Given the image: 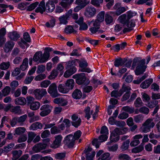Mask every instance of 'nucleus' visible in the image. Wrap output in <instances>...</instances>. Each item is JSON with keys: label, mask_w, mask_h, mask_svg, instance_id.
Returning a JSON list of instances; mask_svg holds the SVG:
<instances>
[{"label": "nucleus", "mask_w": 160, "mask_h": 160, "mask_svg": "<svg viewBox=\"0 0 160 160\" xmlns=\"http://www.w3.org/2000/svg\"><path fill=\"white\" fill-rule=\"evenodd\" d=\"M145 60H139L138 59H134L133 61L131 69H134L136 67L135 72L136 75L142 74L145 71L147 66L145 65Z\"/></svg>", "instance_id": "obj_1"}, {"label": "nucleus", "mask_w": 160, "mask_h": 160, "mask_svg": "<svg viewBox=\"0 0 160 160\" xmlns=\"http://www.w3.org/2000/svg\"><path fill=\"white\" fill-rule=\"evenodd\" d=\"M52 48H46L43 54L41 51L37 52L34 54L33 60L35 62L39 61L40 63L46 62L50 57L49 52L52 51Z\"/></svg>", "instance_id": "obj_2"}, {"label": "nucleus", "mask_w": 160, "mask_h": 160, "mask_svg": "<svg viewBox=\"0 0 160 160\" xmlns=\"http://www.w3.org/2000/svg\"><path fill=\"white\" fill-rule=\"evenodd\" d=\"M155 125L152 119L148 118L142 125L141 127L142 131L145 133L149 132L151 128H153Z\"/></svg>", "instance_id": "obj_3"}, {"label": "nucleus", "mask_w": 160, "mask_h": 160, "mask_svg": "<svg viewBox=\"0 0 160 160\" xmlns=\"http://www.w3.org/2000/svg\"><path fill=\"white\" fill-rule=\"evenodd\" d=\"M48 93L53 98H56L60 95L58 93L56 84L55 83H52L49 86L48 89Z\"/></svg>", "instance_id": "obj_4"}, {"label": "nucleus", "mask_w": 160, "mask_h": 160, "mask_svg": "<svg viewBox=\"0 0 160 160\" xmlns=\"http://www.w3.org/2000/svg\"><path fill=\"white\" fill-rule=\"evenodd\" d=\"M52 109V107L48 104L43 105L40 109L42 111L40 113V115L42 117L47 116L51 112Z\"/></svg>", "instance_id": "obj_5"}, {"label": "nucleus", "mask_w": 160, "mask_h": 160, "mask_svg": "<svg viewBox=\"0 0 160 160\" xmlns=\"http://www.w3.org/2000/svg\"><path fill=\"white\" fill-rule=\"evenodd\" d=\"M34 93L37 99H40L44 95H46L47 92L46 89L43 88L41 89H37L34 91Z\"/></svg>", "instance_id": "obj_6"}, {"label": "nucleus", "mask_w": 160, "mask_h": 160, "mask_svg": "<svg viewBox=\"0 0 160 160\" xmlns=\"http://www.w3.org/2000/svg\"><path fill=\"white\" fill-rule=\"evenodd\" d=\"M123 87L125 88L124 90L125 91L124 92V93L125 92V93L123 95L121 99V101L122 102L126 101L129 99L130 96V91L131 90L129 86L126 85L125 84H123Z\"/></svg>", "instance_id": "obj_7"}, {"label": "nucleus", "mask_w": 160, "mask_h": 160, "mask_svg": "<svg viewBox=\"0 0 160 160\" xmlns=\"http://www.w3.org/2000/svg\"><path fill=\"white\" fill-rule=\"evenodd\" d=\"M75 140V139L73 135L70 134L67 136L65 138L64 142L68 147L71 148L73 146L74 144Z\"/></svg>", "instance_id": "obj_8"}, {"label": "nucleus", "mask_w": 160, "mask_h": 160, "mask_svg": "<svg viewBox=\"0 0 160 160\" xmlns=\"http://www.w3.org/2000/svg\"><path fill=\"white\" fill-rule=\"evenodd\" d=\"M96 10L94 7L88 6L86 8L85 15L88 17L93 16L96 14Z\"/></svg>", "instance_id": "obj_9"}, {"label": "nucleus", "mask_w": 160, "mask_h": 160, "mask_svg": "<svg viewBox=\"0 0 160 160\" xmlns=\"http://www.w3.org/2000/svg\"><path fill=\"white\" fill-rule=\"evenodd\" d=\"M14 45V43L11 41H8L4 44L3 49L4 52L8 53L11 52Z\"/></svg>", "instance_id": "obj_10"}, {"label": "nucleus", "mask_w": 160, "mask_h": 160, "mask_svg": "<svg viewBox=\"0 0 160 160\" xmlns=\"http://www.w3.org/2000/svg\"><path fill=\"white\" fill-rule=\"evenodd\" d=\"M55 139L51 145V147L53 148H58L60 146L62 138L61 135H59L55 137Z\"/></svg>", "instance_id": "obj_11"}, {"label": "nucleus", "mask_w": 160, "mask_h": 160, "mask_svg": "<svg viewBox=\"0 0 160 160\" xmlns=\"http://www.w3.org/2000/svg\"><path fill=\"white\" fill-rule=\"evenodd\" d=\"M72 124L73 126L76 128H77L81 123V120L80 118H79L78 115L76 114H73L72 116Z\"/></svg>", "instance_id": "obj_12"}, {"label": "nucleus", "mask_w": 160, "mask_h": 160, "mask_svg": "<svg viewBox=\"0 0 160 160\" xmlns=\"http://www.w3.org/2000/svg\"><path fill=\"white\" fill-rule=\"evenodd\" d=\"M47 146L46 144L39 143L35 144L32 147V150L35 152H38L42 150L45 149Z\"/></svg>", "instance_id": "obj_13"}, {"label": "nucleus", "mask_w": 160, "mask_h": 160, "mask_svg": "<svg viewBox=\"0 0 160 160\" xmlns=\"http://www.w3.org/2000/svg\"><path fill=\"white\" fill-rule=\"evenodd\" d=\"M75 22L80 25L79 30H86L88 28L87 24L83 22V18L82 17L79 18L78 20H75Z\"/></svg>", "instance_id": "obj_14"}, {"label": "nucleus", "mask_w": 160, "mask_h": 160, "mask_svg": "<svg viewBox=\"0 0 160 160\" xmlns=\"http://www.w3.org/2000/svg\"><path fill=\"white\" fill-rule=\"evenodd\" d=\"M125 88L123 87V85H122L121 88L119 91L117 90H113L111 93V96L112 97H114L116 98H118L121 97L124 93V90Z\"/></svg>", "instance_id": "obj_15"}, {"label": "nucleus", "mask_w": 160, "mask_h": 160, "mask_svg": "<svg viewBox=\"0 0 160 160\" xmlns=\"http://www.w3.org/2000/svg\"><path fill=\"white\" fill-rule=\"evenodd\" d=\"M142 136L141 134H138L134 136L133 138L134 140L132 141L130 143L131 146L134 147L138 145L140 143L139 139L142 138Z\"/></svg>", "instance_id": "obj_16"}, {"label": "nucleus", "mask_w": 160, "mask_h": 160, "mask_svg": "<svg viewBox=\"0 0 160 160\" xmlns=\"http://www.w3.org/2000/svg\"><path fill=\"white\" fill-rule=\"evenodd\" d=\"M113 8L116 10L117 16L119 15L126 11L125 8L120 6L119 4H116Z\"/></svg>", "instance_id": "obj_17"}, {"label": "nucleus", "mask_w": 160, "mask_h": 160, "mask_svg": "<svg viewBox=\"0 0 160 160\" xmlns=\"http://www.w3.org/2000/svg\"><path fill=\"white\" fill-rule=\"evenodd\" d=\"M45 3L44 0L42 1L40 3L38 6L35 10L36 12H40L41 14H43L45 11Z\"/></svg>", "instance_id": "obj_18"}, {"label": "nucleus", "mask_w": 160, "mask_h": 160, "mask_svg": "<svg viewBox=\"0 0 160 160\" xmlns=\"http://www.w3.org/2000/svg\"><path fill=\"white\" fill-rule=\"evenodd\" d=\"M53 102L62 106H66L67 105V102L66 100L63 98H57L54 99Z\"/></svg>", "instance_id": "obj_19"}, {"label": "nucleus", "mask_w": 160, "mask_h": 160, "mask_svg": "<svg viewBox=\"0 0 160 160\" xmlns=\"http://www.w3.org/2000/svg\"><path fill=\"white\" fill-rule=\"evenodd\" d=\"M67 70L65 71L64 76L66 78H68L74 73L76 71L75 67H72V68H67Z\"/></svg>", "instance_id": "obj_20"}, {"label": "nucleus", "mask_w": 160, "mask_h": 160, "mask_svg": "<svg viewBox=\"0 0 160 160\" xmlns=\"http://www.w3.org/2000/svg\"><path fill=\"white\" fill-rule=\"evenodd\" d=\"M22 152L21 150H15L12 152V160H16L18 158L22 155Z\"/></svg>", "instance_id": "obj_21"}, {"label": "nucleus", "mask_w": 160, "mask_h": 160, "mask_svg": "<svg viewBox=\"0 0 160 160\" xmlns=\"http://www.w3.org/2000/svg\"><path fill=\"white\" fill-rule=\"evenodd\" d=\"M42 125L39 122H36L32 123L29 127V129L32 130H36L38 129L42 128Z\"/></svg>", "instance_id": "obj_22"}, {"label": "nucleus", "mask_w": 160, "mask_h": 160, "mask_svg": "<svg viewBox=\"0 0 160 160\" xmlns=\"http://www.w3.org/2000/svg\"><path fill=\"white\" fill-rule=\"evenodd\" d=\"M153 82L152 79H147L142 82L140 85V87L143 89L148 88Z\"/></svg>", "instance_id": "obj_23"}, {"label": "nucleus", "mask_w": 160, "mask_h": 160, "mask_svg": "<svg viewBox=\"0 0 160 160\" xmlns=\"http://www.w3.org/2000/svg\"><path fill=\"white\" fill-rule=\"evenodd\" d=\"M8 36L12 40L16 41L20 38V35L16 32L13 31L8 33Z\"/></svg>", "instance_id": "obj_24"}, {"label": "nucleus", "mask_w": 160, "mask_h": 160, "mask_svg": "<svg viewBox=\"0 0 160 160\" xmlns=\"http://www.w3.org/2000/svg\"><path fill=\"white\" fill-rule=\"evenodd\" d=\"M72 96L74 99H79L82 97V93L80 90L76 89L72 92Z\"/></svg>", "instance_id": "obj_25"}, {"label": "nucleus", "mask_w": 160, "mask_h": 160, "mask_svg": "<svg viewBox=\"0 0 160 160\" xmlns=\"http://www.w3.org/2000/svg\"><path fill=\"white\" fill-rule=\"evenodd\" d=\"M89 3V2L87 0H76L75 2V4L79 5L83 8H85Z\"/></svg>", "instance_id": "obj_26"}, {"label": "nucleus", "mask_w": 160, "mask_h": 160, "mask_svg": "<svg viewBox=\"0 0 160 160\" xmlns=\"http://www.w3.org/2000/svg\"><path fill=\"white\" fill-rule=\"evenodd\" d=\"M86 79V77L84 73L79 74V76L77 79L76 80V82L78 84H82L85 81Z\"/></svg>", "instance_id": "obj_27"}, {"label": "nucleus", "mask_w": 160, "mask_h": 160, "mask_svg": "<svg viewBox=\"0 0 160 160\" xmlns=\"http://www.w3.org/2000/svg\"><path fill=\"white\" fill-rule=\"evenodd\" d=\"M55 8L54 4H52L51 2H47L46 4L45 9L48 10V12H52Z\"/></svg>", "instance_id": "obj_28"}, {"label": "nucleus", "mask_w": 160, "mask_h": 160, "mask_svg": "<svg viewBox=\"0 0 160 160\" xmlns=\"http://www.w3.org/2000/svg\"><path fill=\"white\" fill-rule=\"evenodd\" d=\"M15 103L17 105H24L26 103V100L23 97H19L15 99Z\"/></svg>", "instance_id": "obj_29"}, {"label": "nucleus", "mask_w": 160, "mask_h": 160, "mask_svg": "<svg viewBox=\"0 0 160 160\" xmlns=\"http://www.w3.org/2000/svg\"><path fill=\"white\" fill-rule=\"evenodd\" d=\"M158 101L156 100H152L149 101L146 104V106L150 108H152L158 105Z\"/></svg>", "instance_id": "obj_30"}, {"label": "nucleus", "mask_w": 160, "mask_h": 160, "mask_svg": "<svg viewBox=\"0 0 160 160\" xmlns=\"http://www.w3.org/2000/svg\"><path fill=\"white\" fill-rule=\"evenodd\" d=\"M126 61V60L125 59L123 60L121 58H119L115 60L114 65L116 67L122 66L125 63Z\"/></svg>", "instance_id": "obj_31"}, {"label": "nucleus", "mask_w": 160, "mask_h": 160, "mask_svg": "<svg viewBox=\"0 0 160 160\" xmlns=\"http://www.w3.org/2000/svg\"><path fill=\"white\" fill-rule=\"evenodd\" d=\"M28 59L25 58L23 61L22 64L20 66V69L22 71H24L27 68L28 66Z\"/></svg>", "instance_id": "obj_32"}, {"label": "nucleus", "mask_w": 160, "mask_h": 160, "mask_svg": "<svg viewBox=\"0 0 160 160\" xmlns=\"http://www.w3.org/2000/svg\"><path fill=\"white\" fill-rule=\"evenodd\" d=\"M110 155V154L108 152L105 153L98 158V160H110L111 158Z\"/></svg>", "instance_id": "obj_33"}, {"label": "nucleus", "mask_w": 160, "mask_h": 160, "mask_svg": "<svg viewBox=\"0 0 160 160\" xmlns=\"http://www.w3.org/2000/svg\"><path fill=\"white\" fill-rule=\"evenodd\" d=\"M26 130V129L22 127H19L17 128L14 131V134L20 135L23 133Z\"/></svg>", "instance_id": "obj_34"}, {"label": "nucleus", "mask_w": 160, "mask_h": 160, "mask_svg": "<svg viewBox=\"0 0 160 160\" xmlns=\"http://www.w3.org/2000/svg\"><path fill=\"white\" fill-rule=\"evenodd\" d=\"M122 110L128 112L129 113L131 114L134 112V108L132 107H130L129 106H127L123 107L122 108Z\"/></svg>", "instance_id": "obj_35"}, {"label": "nucleus", "mask_w": 160, "mask_h": 160, "mask_svg": "<svg viewBox=\"0 0 160 160\" xmlns=\"http://www.w3.org/2000/svg\"><path fill=\"white\" fill-rule=\"evenodd\" d=\"M143 102L141 98L138 97L136 99L134 102V105L136 108H138L142 106Z\"/></svg>", "instance_id": "obj_36"}, {"label": "nucleus", "mask_w": 160, "mask_h": 160, "mask_svg": "<svg viewBox=\"0 0 160 160\" xmlns=\"http://www.w3.org/2000/svg\"><path fill=\"white\" fill-rule=\"evenodd\" d=\"M66 86L68 88V89H72L74 86V81L72 79L68 80L65 83Z\"/></svg>", "instance_id": "obj_37"}, {"label": "nucleus", "mask_w": 160, "mask_h": 160, "mask_svg": "<svg viewBox=\"0 0 160 160\" xmlns=\"http://www.w3.org/2000/svg\"><path fill=\"white\" fill-rule=\"evenodd\" d=\"M20 108V107L19 106H12L10 109V111L15 114L20 113L21 112Z\"/></svg>", "instance_id": "obj_38"}, {"label": "nucleus", "mask_w": 160, "mask_h": 160, "mask_svg": "<svg viewBox=\"0 0 160 160\" xmlns=\"http://www.w3.org/2000/svg\"><path fill=\"white\" fill-rule=\"evenodd\" d=\"M118 158L120 160H131V158L128 155L122 153L119 154L118 156Z\"/></svg>", "instance_id": "obj_39"}, {"label": "nucleus", "mask_w": 160, "mask_h": 160, "mask_svg": "<svg viewBox=\"0 0 160 160\" xmlns=\"http://www.w3.org/2000/svg\"><path fill=\"white\" fill-rule=\"evenodd\" d=\"M40 106V103L38 102H34L30 106V108L33 110H35L38 109Z\"/></svg>", "instance_id": "obj_40"}, {"label": "nucleus", "mask_w": 160, "mask_h": 160, "mask_svg": "<svg viewBox=\"0 0 160 160\" xmlns=\"http://www.w3.org/2000/svg\"><path fill=\"white\" fill-rule=\"evenodd\" d=\"M68 18L65 15L61 16L59 18V20L60 24H66L68 22L67 20Z\"/></svg>", "instance_id": "obj_41"}, {"label": "nucleus", "mask_w": 160, "mask_h": 160, "mask_svg": "<svg viewBox=\"0 0 160 160\" xmlns=\"http://www.w3.org/2000/svg\"><path fill=\"white\" fill-rule=\"evenodd\" d=\"M85 113V117L87 118V119H89L91 117V115L92 114V110L90 111V108L89 107H88L84 110Z\"/></svg>", "instance_id": "obj_42"}, {"label": "nucleus", "mask_w": 160, "mask_h": 160, "mask_svg": "<svg viewBox=\"0 0 160 160\" xmlns=\"http://www.w3.org/2000/svg\"><path fill=\"white\" fill-rule=\"evenodd\" d=\"M10 66V63L9 62H3L0 64V68L1 70H6L9 68Z\"/></svg>", "instance_id": "obj_43"}, {"label": "nucleus", "mask_w": 160, "mask_h": 160, "mask_svg": "<svg viewBox=\"0 0 160 160\" xmlns=\"http://www.w3.org/2000/svg\"><path fill=\"white\" fill-rule=\"evenodd\" d=\"M28 142L29 143L31 142L34 138L36 136V134L32 132H29L28 133Z\"/></svg>", "instance_id": "obj_44"}, {"label": "nucleus", "mask_w": 160, "mask_h": 160, "mask_svg": "<svg viewBox=\"0 0 160 160\" xmlns=\"http://www.w3.org/2000/svg\"><path fill=\"white\" fill-rule=\"evenodd\" d=\"M113 133H111L110 137V140L109 142H107V145H110L112 143L117 142L119 140V136H117L115 138L113 136Z\"/></svg>", "instance_id": "obj_45"}, {"label": "nucleus", "mask_w": 160, "mask_h": 160, "mask_svg": "<svg viewBox=\"0 0 160 160\" xmlns=\"http://www.w3.org/2000/svg\"><path fill=\"white\" fill-rule=\"evenodd\" d=\"M58 90L60 92L63 93H66L69 91L68 88H65L64 85L62 84H60L58 86Z\"/></svg>", "instance_id": "obj_46"}, {"label": "nucleus", "mask_w": 160, "mask_h": 160, "mask_svg": "<svg viewBox=\"0 0 160 160\" xmlns=\"http://www.w3.org/2000/svg\"><path fill=\"white\" fill-rule=\"evenodd\" d=\"M118 19L120 22L124 24H126L128 21H129L128 18H126V15L125 14H123L119 16Z\"/></svg>", "instance_id": "obj_47"}, {"label": "nucleus", "mask_w": 160, "mask_h": 160, "mask_svg": "<svg viewBox=\"0 0 160 160\" xmlns=\"http://www.w3.org/2000/svg\"><path fill=\"white\" fill-rule=\"evenodd\" d=\"M58 72L56 70H53L51 72L50 74L48 77V79L50 80L55 78L58 76Z\"/></svg>", "instance_id": "obj_48"}, {"label": "nucleus", "mask_w": 160, "mask_h": 160, "mask_svg": "<svg viewBox=\"0 0 160 160\" xmlns=\"http://www.w3.org/2000/svg\"><path fill=\"white\" fill-rule=\"evenodd\" d=\"M149 112L148 107L146 106H142L140 108V112L144 114L147 115Z\"/></svg>", "instance_id": "obj_49"}, {"label": "nucleus", "mask_w": 160, "mask_h": 160, "mask_svg": "<svg viewBox=\"0 0 160 160\" xmlns=\"http://www.w3.org/2000/svg\"><path fill=\"white\" fill-rule=\"evenodd\" d=\"M142 98L143 101L145 102H148L150 100V96L146 93H142Z\"/></svg>", "instance_id": "obj_50"}, {"label": "nucleus", "mask_w": 160, "mask_h": 160, "mask_svg": "<svg viewBox=\"0 0 160 160\" xmlns=\"http://www.w3.org/2000/svg\"><path fill=\"white\" fill-rule=\"evenodd\" d=\"M129 142V140H128L123 143L120 148L122 151H124L128 148Z\"/></svg>", "instance_id": "obj_51"}, {"label": "nucleus", "mask_w": 160, "mask_h": 160, "mask_svg": "<svg viewBox=\"0 0 160 160\" xmlns=\"http://www.w3.org/2000/svg\"><path fill=\"white\" fill-rule=\"evenodd\" d=\"M105 13L104 12H100L97 15V20L100 22H102L103 21L104 18Z\"/></svg>", "instance_id": "obj_52"}, {"label": "nucleus", "mask_w": 160, "mask_h": 160, "mask_svg": "<svg viewBox=\"0 0 160 160\" xmlns=\"http://www.w3.org/2000/svg\"><path fill=\"white\" fill-rule=\"evenodd\" d=\"M143 116L142 114H139L134 117V119L135 122L137 123H139L143 121Z\"/></svg>", "instance_id": "obj_53"}, {"label": "nucleus", "mask_w": 160, "mask_h": 160, "mask_svg": "<svg viewBox=\"0 0 160 160\" xmlns=\"http://www.w3.org/2000/svg\"><path fill=\"white\" fill-rule=\"evenodd\" d=\"M76 61H79V60L78 59H74L73 60L69 61L67 63V68L69 69L72 67H74L73 66V65H75V63Z\"/></svg>", "instance_id": "obj_54"}, {"label": "nucleus", "mask_w": 160, "mask_h": 160, "mask_svg": "<svg viewBox=\"0 0 160 160\" xmlns=\"http://www.w3.org/2000/svg\"><path fill=\"white\" fill-rule=\"evenodd\" d=\"M51 81L48 80H45L42 82L40 83V86L42 88H47L51 84Z\"/></svg>", "instance_id": "obj_55"}, {"label": "nucleus", "mask_w": 160, "mask_h": 160, "mask_svg": "<svg viewBox=\"0 0 160 160\" xmlns=\"http://www.w3.org/2000/svg\"><path fill=\"white\" fill-rule=\"evenodd\" d=\"M76 31L74 30L72 26H69L65 28L64 29V32L67 34H70Z\"/></svg>", "instance_id": "obj_56"}, {"label": "nucleus", "mask_w": 160, "mask_h": 160, "mask_svg": "<svg viewBox=\"0 0 160 160\" xmlns=\"http://www.w3.org/2000/svg\"><path fill=\"white\" fill-rule=\"evenodd\" d=\"M128 73H126L125 75L123 76L122 79H124L125 77H126L125 79V81L128 83H129L131 82L133 80V76L131 75H128Z\"/></svg>", "instance_id": "obj_57"}, {"label": "nucleus", "mask_w": 160, "mask_h": 160, "mask_svg": "<svg viewBox=\"0 0 160 160\" xmlns=\"http://www.w3.org/2000/svg\"><path fill=\"white\" fill-rule=\"evenodd\" d=\"M11 91V88L9 86H6L2 90V94L4 96H6L9 94Z\"/></svg>", "instance_id": "obj_58"}, {"label": "nucleus", "mask_w": 160, "mask_h": 160, "mask_svg": "<svg viewBox=\"0 0 160 160\" xmlns=\"http://www.w3.org/2000/svg\"><path fill=\"white\" fill-rule=\"evenodd\" d=\"M105 20L107 24H109L112 22L113 18L110 15L107 14L105 15Z\"/></svg>", "instance_id": "obj_59"}, {"label": "nucleus", "mask_w": 160, "mask_h": 160, "mask_svg": "<svg viewBox=\"0 0 160 160\" xmlns=\"http://www.w3.org/2000/svg\"><path fill=\"white\" fill-rule=\"evenodd\" d=\"M27 118V114L23 115L19 117H17L18 122L21 124H22L25 121Z\"/></svg>", "instance_id": "obj_60"}, {"label": "nucleus", "mask_w": 160, "mask_h": 160, "mask_svg": "<svg viewBox=\"0 0 160 160\" xmlns=\"http://www.w3.org/2000/svg\"><path fill=\"white\" fill-rule=\"evenodd\" d=\"M148 76V74L145 73L144 75L142 76L141 78H140L137 80H134L133 81V83L136 84H139L142 81L144 80Z\"/></svg>", "instance_id": "obj_61"}, {"label": "nucleus", "mask_w": 160, "mask_h": 160, "mask_svg": "<svg viewBox=\"0 0 160 160\" xmlns=\"http://www.w3.org/2000/svg\"><path fill=\"white\" fill-rule=\"evenodd\" d=\"M143 145H140L139 146L135 148L132 149V152H133L137 153L142 151L143 149Z\"/></svg>", "instance_id": "obj_62"}, {"label": "nucleus", "mask_w": 160, "mask_h": 160, "mask_svg": "<svg viewBox=\"0 0 160 160\" xmlns=\"http://www.w3.org/2000/svg\"><path fill=\"white\" fill-rule=\"evenodd\" d=\"M46 78V76L45 74H41L37 76L34 79L37 81H40L45 79Z\"/></svg>", "instance_id": "obj_63"}, {"label": "nucleus", "mask_w": 160, "mask_h": 160, "mask_svg": "<svg viewBox=\"0 0 160 160\" xmlns=\"http://www.w3.org/2000/svg\"><path fill=\"white\" fill-rule=\"evenodd\" d=\"M103 1V0H91V3L94 6L98 7L100 4L102 3Z\"/></svg>", "instance_id": "obj_64"}]
</instances>
